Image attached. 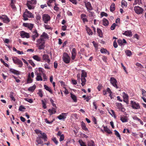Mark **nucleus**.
Masks as SVG:
<instances>
[{
	"label": "nucleus",
	"instance_id": "nucleus-1",
	"mask_svg": "<svg viewBox=\"0 0 146 146\" xmlns=\"http://www.w3.org/2000/svg\"><path fill=\"white\" fill-rule=\"evenodd\" d=\"M48 36L46 33L44 32L40 36V38L36 40V45L40 50L44 49L45 47V41L44 39H48Z\"/></svg>",
	"mask_w": 146,
	"mask_h": 146
},
{
	"label": "nucleus",
	"instance_id": "nucleus-2",
	"mask_svg": "<svg viewBox=\"0 0 146 146\" xmlns=\"http://www.w3.org/2000/svg\"><path fill=\"white\" fill-rule=\"evenodd\" d=\"M81 78H80V74H78L77 75V80L80 82V80L82 82L81 84L82 86H84L86 84V82L85 78L86 77V73L84 70L82 71Z\"/></svg>",
	"mask_w": 146,
	"mask_h": 146
},
{
	"label": "nucleus",
	"instance_id": "nucleus-3",
	"mask_svg": "<svg viewBox=\"0 0 146 146\" xmlns=\"http://www.w3.org/2000/svg\"><path fill=\"white\" fill-rule=\"evenodd\" d=\"M23 17V19L25 21L27 20L28 19V17L30 18H32L34 17L32 13L26 9L24 13Z\"/></svg>",
	"mask_w": 146,
	"mask_h": 146
},
{
	"label": "nucleus",
	"instance_id": "nucleus-4",
	"mask_svg": "<svg viewBox=\"0 0 146 146\" xmlns=\"http://www.w3.org/2000/svg\"><path fill=\"white\" fill-rule=\"evenodd\" d=\"M63 60L64 62L66 64L69 63L70 61V56L66 53H64L63 55Z\"/></svg>",
	"mask_w": 146,
	"mask_h": 146
},
{
	"label": "nucleus",
	"instance_id": "nucleus-5",
	"mask_svg": "<svg viewBox=\"0 0 146 146\" xmlns=\"http://www.w3.org/2000/svg\"><path fill=\"white\" fill-rule=\"evenodd\" d=\"M130 104L131 105V106L133 109H140V106L139 103H136L134 101H131Z\"/></svg>",
	"mask_w": 146,
	"mask_h": 146
},
{
	"label": "nucleus",
	"instance_id": "nucleus-6",
	"mask_svg": "<svg viewBox=\"0 0 146 146\" xmlns=\"http://www.w3.org/2000/svg\"><path fill=\"white\" fill-rule=\"evenodd\" d=\"M134 10L137 15L142 14L144 11L143 9L139 6H135L134 8Z\"/></svg>",
	"mask_w": 146,
	"mask_h": 146
},
{
	"label": "nucleus",
	"instance_id": "nucleus-7",
	"mask_svg": "<svg viewBox=\"0 0 146 146\" xmlns=\"http://www.w3.org/2000/svg\"><path fill=\"white\" fill-rule=\"evenodd\" d=\"M42 18L44 23L46 24L48 23V21L50 19V16L48 14H44L43 15Z\"/></svg>",
	"mask_w": 146,
	"mask_h": 146
},
{
	"label": "nucleus",
	"instance_id": "nucleus-8",
	"mask_svg": "<svg viewBox=\"0 0 146 146\" xmlns=\"http://www.w3.org/2000/svg\"><path fill=\"white\" fill-rule=\"evenodd\" d=\"M115 104L116 106V108L119 109V110L121 111L122 112H124L125 111V109L123 107V106L121 104L116 102Z\"/></svg>",
	"mask_w": 146,
	"mask_h": 146
},
{
	"label": "nucleus",
	"instance_id": "nucleus-9",
	"mask_svg": "<svg viewBox=\"0 0 146 146\" xmlns=\"http://www.w3.org/2000/svg\"><path fill=\"white\" fill-rule=\"evenodd\" d=\"M110 83L112 85L116 88H118L116 83L117 81L113 77H111L110 79Z\"/></svg>",
	"mask_w": 146,
	"mask_h": 146
},
{
	"label": "nucleus",
	"instance_id": "nucleus-10",
	"mask_svg": "<svg viewBox=\"0 0 146 146\" xmlns=\"http://www.w3.org/2000/svg\"><path fill=\"white\" fill-rule=\"evenodd\" d=\"M0 19L2 20L5 23H7L10 22V20L6 15H3L0 17Z\"/></svg>",
	"mask_w": 146,
	"mask_h": 146
},
{
	"label": "nucleus",
	"instance_id": "nucleus-11",
	"mask_svg": "<svg viewBox=\"0 0 146 146\" xmlns=\"http://www.w3.org/2000/svg\"><path fill=\"white\" fill-rule=\"evenodd\" d=\"M42 60L45 62H47L48 63L50 64V60L48 55L46 54H44L42 56Z\"/></svg>",
	"mask_w": 146,
	"mask_h": 146
},
{
	"label": "nucleus",
	"instance_id": "nucleus-12",
	"mask_svg": "<svg viewBox=\"0 0 146 146\" xmlns=\"http://www.w3.org/2000/svg\"><path fill=\"white\" fill-rule=\"evenodd\" d=\"M39 35V34L37 32V30L35 29L33 32V35L32 36V40L34 41L35 40V38H37Z\"/></svg>",
	"mask_w": 146,
	"mask_h": 146
},
{
	"label": "nucleus",
	"instance_id": "nucleus-13",
	"mask_svg": "<svg viewBox=\"0 0 146 146\" xmlns=\"http://www.w3.org/2000/svg\"><path fill=\"white\" fill-rule=\"evenodd\" d=\"M67 114V113H62L61 114L58 116L57 118L60 120H64Z\"/></svg>",
	"mask_w": 146,
	"mask_h": 146
},
{
	"label": "nucleus",
	"instance_id": "nucleus-14",
	"mask_svg": "<svg viewBox=\"0 0 146 146\" xmlns=\"http://www.w3.org/2000/svg\"><path fill=\"white\" fill-rule=\"evenodd\" d=\"M20 36L22 38L25 37L28 38L29 37V33H26L24 31H21L20 32Z\"/></svg>",
	"mask_w": 146,
	"mask_h": 146
},
{
	"label": "nucleus",
	"instance_id": "nucleus-15",
	"mask_svg": "<svg viewBox=\"0 0 146 146\" xmlns=\"http://www.w3.org/2000/svg\"><path fill=\"white\" fill-rule=\"evenodd\" d=\"M23 26L28 27L30 30H31L33 27V25L31 23H23Z\"/></svg>",
	"mask_w": 146,
	"mask_h": 146
},
{
	"label": "nucleus",
	"instance_id": "nucleus-16",
	"mask_svg": "<svg viewBox=\"0 0 146 146\" xmlns=\"http://www.w3.org/2000/svg\"><path fill=\"white\" fill-rule=\"evenodd\" d=\"M9 71L10 72L14 74L18 75L20 74V71L12 68H10Z\"/></svg>",
	"mask_w": 146,
	"mask_h": 146
},
{
	"label": "nucleus",
	"instance_id": "nucleus-17",
	"mask_svg": "<svg viewBox=\"0 0 146 146\" xmlns=\"http://www.w3.org/2000/svg\"><path fill=\"white\" fill-rule=\"evenodd\" d=\"M72 54V60H74L76 56V49L75 48H73L71 52Z\"/></svg>",
	"mask_w": 146,
	"mask_h": 146
},
{
	"label": "nucleus",
	"instance_id": "nucleus-18",
	"mask_svg": "<svg viewBox=\"0 0 146 146\" xmlns=\"http://www.w3.org/2000/svg\"><path fill=\"white\" fill-rule=\"evenodd\" d=\"M120 119L123 123L127 122L128 121L127 117L124 115H121Z\"/></svg>",
	"mask_w": 146,
	"mask_h": 146
},
{
	"label": "nucleus",
	"instance_id": "nucleus-19",
	"mask_svg": "<svg viewBox=\"0 0 146 146\" xmlns=\"http://www.w3.org/2000/svg\"><path fill=\"white\" fill-rule=\"evenodd\" d=\"M85 5L88 11L90 12L91 10V6L90 3V2H87L85 3Z\"/></svg>",
	"mask_w": 146,
	"mask_h": 146
},
{
	"label": "nucleus",
	"instance_id": "nucleus-20",
	"mask_svg": "<svg viewBox=\"0 0 146 146\" xmlns=\"http://www.w3.org/2000/svg\"><path fill=\"white\" fill-rule=\"evenodd\" d=\"M36 141L37 143V144H36V145L41 144L43 143V142L41 139V136L38 135V137L36 138Z\"/></svg>",
	"mask_w": 146,
	"mask_h": 146
},
{
	"label": "nucleus",
	"instance_id": "nucleus-21",
	"mask_svg": "<svg viewBox=\"0 0 146 146\" xmlns=\"http://www.w3.org/2000/svg\"><path fill=\"white\" fill-rule=\"evenodd\" d=\"M122 34L128 36H132V33L130 30L126 31L124 33H123Z\"/></svg>",
	"mask_w": 146,
	"mask_h": 146
},
{
	"label": "nucleus",
	"instance_id": "nucleus-22",
	"mask_svg": "<svg viewBox=\"0 0 146 146\" xmlns=\"http://www.w3.org/2000/svg\"><path fill=\"white\" fill-rule=\"evenodd\" d=\"M117 42L119 45L120 46H122L123 43H126V41L124 39H123V41L121 39H119L118 40Z\"/></svg>",
	"mask_w": 146,
	"mask_h": 146
},
{
	"label": "nucleus",
	"instance_id": "nucleus-23",
	"mask_svg": "<svg viewBox=\"0 0 146 146\" xmlns=\"http://www.w3.org/2000/svg\"><path fill=\"white\" fill-rule=\"evenodd\" d=\"M103 25L105 26L108 25L109 22L107 19L105 18H104L102 20Z\"/></svg>",
	"mask_w": 146,
	"mask_h": 146
},
{
	"label": "nucleus",
	"instance_id": "nucleus-24",
	"mask_svg": "<svg viewBox=\"0 0 146 146\" xmlns=\"http://www.w3.org/2000/svg\"><path fill=\"white\" fill-rule=\"evenodd\" d=\"M48 111L50 113V115H51L53 114H54L56 112V109L53 108H51V109H49L48 110Z\"/></svg>",
	"mask_w": 146,
	"mask_h": 146
},
{
	"label": "nucleus",
	"instance_id": "nucleus-25",
	"mask_svg": "<svg viewBox=\"0 0 146 146\" xmlns=\"http://www.w3.org/2000/svg\"><path fill=\"white\" fill-rule=\"evenodd\" d=\"M33 58L38 62L42 61L40 57L37 55H34L33 57Z\"/></svg>",
	"mask_w": 146,
	"mask_h": 146
},
{
	"label": "nucleus",
	"instance_id": "nucleus-26",
	"mask_svg": "<svg viewBox=\"0 0 146 146\" xmlns=\"http://www.w3.org/2000/svg\"><path fill=\"white\" fill-rule=\"evenodd\" d=\"M26 5L27 7L29 9L31 10L32 9H34L35 7V6L33 4H32V3L28 5V1H27Z\"/></svg>",
	"mask_w": 146,
	"mask_h": 146
},
{
	"label": "nucleus",
	"instance_id": "nucleus-27",
	"mask_svg": "<svg viewBox=\"0 0 146 146\" xmlns=\"http://www.w3.org/2000/svg\"><path fill=\"white\" fill-rule=\"evenodd\" d=\"M123 96V101H125V100H127L128 99V96L127 94L125 92L122 93Z\"/></svg>",
	"mask_w": 146,
	"mask_h": 146
},
{
	"label": "nucleus",
	"instance_id": "nucleus-28",
	"mask_svg": "<svg viewBox=\"0 0 146 146\" xmlns=\"http://www.w3.org/2000/svg\"><path fill=\"white\" fill-rule=\"evenodd\" d=\"M44 89L45 90L49 92H50V93H52V90L50 87H48L46 85H44Z\"/></svg>",
	"mask_w": 146,
	"mask_h": 146
},
{
	"label": "nucleus",
	"instance_id": "nucleus-29",
	"mask_svg": "<svg viewBox=\"0 0 146 146\" xmlns=\"http://www.w3.org/2000/svg\"><path fill=\"white\" fill-rule=\"evenodd\" d=\"M104 130L105 132L109 134L111 133H112L110 130L108 128L107 126L104 127Z\"/></svg>",
	"mask_w": 146,
	"mask_h": 146
},
{
	"label": "nucleus",
	"instance_id": "nucleus-30",
	"mask_svg": "<svg viewBox=\"0 0 146 146\" xmlns=\"http://www.w3.org/2000/svg\"><path fill=\"white\" fill-rule=\"evenodd\" d=\"M71 97L72 98V99L73 100V101L75 102H77V100L76 97L74 94H72L71 93Z\"/></svg>",
	"mask_w": 146,
	"mask_h": 146
},
{
	"label": "nucleus",
	"instance_id": "nucleus-31",
	"mask_svg": "<svg viewBox=\"0 0 146 146\" xmlns=\"http://www.w3.org/2000/svg\"><path fill=\"white\" fill-rule=\"evenodd\" d=\"M36 86L34 84L33 86L29 87L28 89V90L30 91L33 92L36 88Z\"/></svg>",
	"mask_w": 146,
	"mask_h": 146
},
{
	"label": "nucleus",
	"instance_id": "nucleus-32",
	"mask_svg": "<svg viewBox=\"0 0 146 146\" xmlns=\"http://www.w3.org/2000/svg\"><path fill=\"white\" fill-rule=\"evenodd\" d=\"M41 135V138L44 141H46L47 137L46 134L44 133H42Z\"/></svg>",
	"mask_w": 146,
	"mask_h": 146
},
{
	"label": "nucleus",
	"instance_id": "nucleus-33",
	"mask_svg": "<svg viewBox=\"0 0 146 146\" xmlns=\"http://www.w3.org/2000/svg\"><path fill=\"white\" fill-rule=\"evenodd\" d=\"M41 135V138L44 141H46L47 137L46 134L44 133H42Z\"/></svg>",
	"mask_w": 146,
	"mask_h": 146
},
{
	"label": "nucleus",
	"instance_id": "nucleus-34",
	"mask_svg": "<svg viewBox=\"0 0 146 146\" xmlns=\"http://www.w3.org/2000/svg\"><path fill=\"white\" fill-rule=\"evenodd\" d=\"M12 60L14 63L17 64L20 59L16 57H14L12 58Z\"/></svg>",
	"mask_w": 146,
	"mask_h": 146
},
{
	"label": "nucleus",
	"instance_id": "nucleus-35",
	"mask_svg": "<svg viewBox=\"0 0 146 146\" xmlns=\"http://www.w3.org/2000/svg\"><path fill=\"white\" fill-rule=\"evenodd\" d=\"M115 4L114 3H112L110 7V11L111 12H113L115 10Z\"/></svg>",
	"mask_w": 146,
	"mask_h": 146
},
{
	"label": "nucleus",
	"instance_id": "nucleus-36",
	"mask_svg": "<svg viewBox=\"0 0 146 146\" xmlns=\"http://www.w3.org/2000/svg\"><path fill=\"white\" fill-rule=\"evenodd\" d=\"M81 127L83 129L86 131L88 130V129L86 127L85 124L83 122V121L81 122Z\"/></svg>",
	"mask_w": 146,
	"mask_h": 146
},
{
	"label": "nucleus",
	"instance_id": "nucleus-37",
	"mask_svg": "<svg viewBox=\"0 0 146 146\" xmlns=\"http://www.w3.org/2000/svg\"><path fill=\"white\" fill-rule=\"evenodd\" d=\"M92 121L93 122H94V123L95 124L97 125V117H96L95 116H92Z\"/></svg>",
	"mask_w": 146,
	"mask_h": 146
},
{
	"label": "nucleus",
	"instance_id": "nucleus-38",
	"mask_svg": "<svg viewBox=\"0 0 146 146\" xmlns=\"http://www.w3.org/2000/svg\"><path fill=\"white\" fill-rule=\"evenodd\" d=\"M33 80L31 78L30 74L29 73L28 75V77L27 80V83H31L32 82Z\"/></svg>",
	"mask_w": 146,
	"mask_h": 146
},
{
	"label": "nucleus",
	"instance_id": "nucleus-39",
	"mask_svg": "<svg viewBox=\"0 0 146 146\" xmlns=\"http://www.w3.org/2000/svg\"><path fill=\"white\" fill-rule=\"evenodd\" d=\"M31 3L33 5L36 4V0H31V1H28V5L30 4Z\"/></svg>",
	"mask_w": 146,
	"mask_h": 146
},
{
	"label": "nucleus",
	"instance_id": "nucleus-40",
	"mask_svg": "<svg viewBox=\"0 0 146 146\" xmlns=\"http://www.w3.org/2000/svg\"><path fill=\"white\" fill-rule=\"evenodd\" d=\"M97 33L98 34L99 36L100 37H102V31L100 29L98 28L97 29Z\"/></svg>",
	"mask_w": 146,
	"mask_h": 146
},
{
	"label": "nucleus",
	"instance_id": "nucleus-41",
	"mask_svg": "<svg viewBox=\"0 0 146 146\" xmlns=\"http://www.w3.org/2000/svg\"><path fill=\"white\" fill-rule=\"evenodd\" d=\"M114 131L115 132V135L117 137H118L119 139L121 140V137L119 132L116 130H115Z\"/></svg>",
	"mask_w": 146,
	"mask_h": 146
},
{
	"label": "nucleus",
	"instance_id": "nucleus-42",
	"mask_svg": "<svg viewBox=\"0 0 146 146\" xmlns=\"http://www.w3.org/2000/svg\"><path fill=\"white\" fill-rule=\"evenodd\" d=\"M138 4L139 5L142 4L141 0H135L134 5Z\"/></svg>",
	"mask_w": 146,
	"mask_h": 146
},
{
	"label": "nucleus",
	"instance_id": "nucleus-43",
	"mask_svg": "<svg viewBox=\"0 0 146 146\" xmlns=\"http://www.w3.org/2000/svg\"><path fill=\"white\" fill-rule=\"evenodd\" d=\"M93 110L95 111L96 110H97V108L96 103V102H94L93 103Z\"/></svg>",
	"mask_w": 146,
	"mask_h": 146
},
{
	"label": "nucleus",
	"instance_id": "nucleus-44",
	"mask_svg": "<svg viewBox=\"0 0 146 146\" xmlns=\"http://www.w3.org/2000/svg\"><path fill=\"white\" fill-rule=\"evenodd\" d=\"M125 53L127 56H130L132 55V53L131 51L129 50H126L125 51Z\"/></svg>",
	"mask_w": 146,
	"mask_h": 146
},
{
	"label": "nucleus",
	"instance_id": "nucleus-45",
	"mask_svg": "<svg viewBox=\"0 0 146 146\" xmlns=\"http://www.w3.org/2000/svg\"><path fill=\"white\" fill-rule=\"evenodd\" d=\"M37 94L41 98L42 97L43 93L42 90L41 89H39L38 90V91L37 93Z\"/></svg>",
	"mask_w": 146,
	"mask_h": 146
},
{
	"label": "nucleus",
	"instance_id": "nucleus-46",
	"mask_svg": "<svg viewBox=\"0 0 146 146\" xmlns=\"http://www.w3.org/2000/svg\"><path fill=\"white\" fill-rule=\"evenodd\" d=\"M36 80L37 81H42V79L41 76V75L40 76H36Z\"/></svg>",
	"mask_w": 146,
	"mask_h": 146
},
{
	"label": "nucleus",
	"instance_id": "nucleus-47",
	"mask_svg": "<svg viewBox=\"0 0 146 146\" xmlns=\"http://www.w3.org/2000/svg\"><path fill=\"white\" fill-rule=\"evenodd\" d=\"M17 64L19 65V67H21L23 66V63L22 61L21 60H19Z\"/></svg>",
	"mask_w": 146,
	"mask_h": 146
},
{
	"label": "nucleus",
	"instance_id": "nucleus-48",
	"mask_svg": "<svg viewBox=\"0 0 146 146\" xmlns=\"http://www.w3.org/2000/svg\"><path fill=\"white\" fill-rule=\"evenodd\" d=\"M78 142L81 146H86L84 143L81 140H80L78 141Z\"/></svg>",
	"mask_w": 146,
	"mask_h": 146
},
{
	"label": "nucleus",
	"instance_id": "nucleus-49",
	"mask_svg": "<svg viewBox=\"0 0 146 146\" xmlns=\"http://www.w3.org/2000/svg\"><path fill=\"white\" fill-rule=\"evenodd\" d=\"M86 31L88 34L89 35H91V31L90 29L88 27H86Z\"/></svg>",
	"mask_w": 146,
	"mask_h": 146
},
{
	"label": "nucleus",
	"instance_id": "nucleus-50",
	"mask_svg": "<svg viewBox=\"0 0 146 146\" xmlns=\"http://www.w3.org/2000/svg\"><path fill=\"white\" fill-rule=\"evenodd\" d=\"M10 97L12 100L15 101V98L13 96V93L11 92L10 93Z\"/></svg>",
	"mask_w": 146,
	"mask_h": 146
},
{
	"label": "nucleus",
	"instance_id": "nucleus-51",
	"mask_svg": "<svg viewBox=\"0 0 146 146\" xmlns=\"http://www.w3.org/2000/svg\"><path fill=\"white\" fill-rule=\"evenodd\" d=\"M100 52L102 53H106L107 52V50L104 48H102L100 50Z\"/></svg>",
	"mask_w": 146,
	"mask_h": 146
},
{
	"label": "nucleus",
	"instance_id": "nucleus-52",
	"mask_svg": "<svg viewBox=\"0 0 146 146\" xmlns=\"http://www.w3.org/2000/svg\"><path fill=\"white\" fill-rule=\"evenodd\" d=\"M100 15H101V16L102 17L104 16L107 17L108 16V15L107 13H106L104 12H102L100 14Z\"/></svg>",
	"mask_w": 146,
	"mask_h": 146
},
{
	"label": "nucleus",
	"instance_id": "nucleus-53",
	"mask_svg": "<svg viewBox=\"0 0 146 146\" xmlns=\"http://www.w3.org/2000/svg\"><path fill=\"white\" fill-rule=\"evenodd\" d=\"M58 5H56L55 3V5L54 7V9L56 11H58L60 9L57 6Z\"/></svg>",
	"mask_w": 146,
	"mask_h": 146
},
{
	"label": "nucleus",
	"instance_id": "nucleus-54",
	"mask_svg": "<svg viewBox=\"0 0 146 146\" xmlns=\"http://www.w3.org/2000/svg\"><path fill=\"white\" fill-rule=\"evenodd\" d=\"M55 1V0H49L47 3L48 5L49 6H51L50 3L53 2H54Z\"/></svg>",
	"mask_w": 146,
	"mask_h": 146
},
{
	"label": "nucleus",
	"instance_id": "nucleus-55",
	"mask_svg": "<svg viewBox=\"0 0 146 146\" xmlns=\"http://www.w3.org/2000/svg\"><path fill=\"white\" fill-rule=\"evenodd\" d=\"M142 94L143 97H146V91L143 89L142 90Z\"/></svg>",
	"mask_w": 146,
	"mask_h": 146
},
{
	"label": "nucleus",
	"instance_id": "nucleus-56",
	"mask_svg": "<svg viewBox=\"0 0 146 146\" xmlns=\"http://www.w3.org/2000/svg\"><path fill=\"white\" fill-rule=\"evenodd\" d=\"M25 109L26 108L24 107L21 106H19V110L20 111H24L23 110H25Z\"/></svg>",
	"mask_w": 146,
	"mask_h": 146
},
{
	"label": "nucleus",
	"instance_id": "nucleus-57",
	"mask_svg": "<svg viewBox=\"0 0 146 146\" xmlns=\"http://www.w3.org/2000/svg\"><path fill=\"white\" fill-rule=\"evenodd\" d=\"M92 43H93V45L94 46L95 48L96 49H98V44L97 43H96V42L95 41H93Z\"/></svg>",
	"mask_w": 146,
	"mask_h": 146
},
{
	"label": "nucleus",
	"instance_id": "nucleus-58",
	"mask_svg": "<svg viewBox=\"0 0 146 146\" xmlns=\"http://www.w3.org/2000/svg\"><path fill=\"white\" fill-rule=\"evenodd\" d=\"M24 100H25L27 101L28 102L30 103H32L33 102V100L31 99L25 98Z\"/></svg>",
	"mask_w": 146,
	"mask_h": 146
},
{
	"label": "nucleus",
	"instance_id": "nucleus-59",
	"mask_svg": "<svg viewBox=\"0 0 146 146\" xmlns=\"http://www.w3.org/2000/svg\"><path fill=\"white\" fill-rule=\"evenodd\" d=\"M136 65L138 67H139L140 68H143V66L141 65V64L139 63L138 62L136 64Z\"/></svg>",
	"mask_w": 146,
	"mask_h": 146
},
{
	"label": "nucleus",
	"instance_id": "nucleus-60",
	"mask_svg": "<svg viewBox=\"0 0 146 146\" xmlns=\"http://www.w3.org/2000/svg\"><path fill=\"white\" fill-rule=\"evenodd\" d=\"M122 6H123L124 7H126L127 5V3L125 1H122L121 2Z\"/></svg>",
	"mask_w": 146,
	"mask_h": 146
},
{
	"label": "nucleus",
	"instance_id": "nucleus-61",
	"mask_svg": "<svg viewBox=\"0 0 146 146\" xmlns=\"http://www.w3.org/2000/svg\"><path fill=\"white\" fill-rule=\"evenodd\" d=\"M116 26V25L115 23H113L111 26L110 29L111 30H113L115 29Z\"/></svg>",
	"mask_w": 146,
	"mask_h": 146
},
{
	"label": "nucleus",
	"instance_id": "nucleus-62",
	"mask_svg": "<svg viewBox=\"0 0 146 146\" xmlns=\"http://www.w3.org/2000/svg\"><path fill=\"white\" fill-rule=\"evenodd\" d=\"M29 63L31 64V65L33 66L34 67L35 66V64L34 63L33 61L31 60H29Z\"/></svg>",
	"mask_w": 146,
	"mask_h": 146
},
{
	"label": "nucleus",
	"instance_id": "nucleus-63",
	"mask_svg": "<svg viewBox=\"0 0 146 146\" xmlns=\"http://www.w3.org/2000/svg\"><path fill=\"white\" fill-rule=\"evenodd\" d=\"M1 61L2 62L4 65L6 67H9V65L7 64V63H5L3 60H2V59L1 60Z\"/></svg>",
	"mask_w": 146,
	"mask_h": 146
},
{
	"label": "nucleus",
	"instance_id": "nucleus-64",
	"mask_svg": "<svg viewBox=\"0 0 146 146\" xmlns=\"http://www.w3.org/2000/svg\"><path fill=\"white\" fill-rule=\"evenodd\" d=\"M52 140L54 141V142L55 143V144L57 145L58 144V141L56 140V139L55 137H54L52 139Z\"/></svg>",
	"mask_w": 146,
	"mask_h": 146
}]
</instances>
